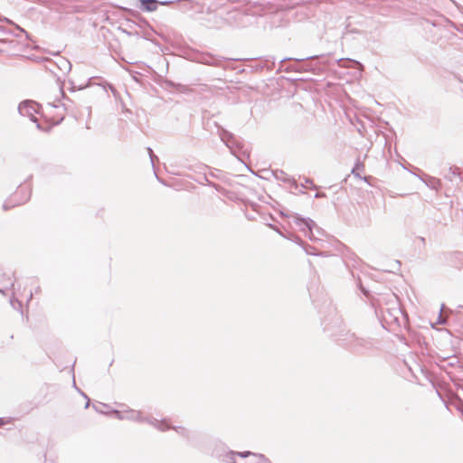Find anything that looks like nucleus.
Masks as SVG:
<instances>
[{
	"mask_svg": "<svg viewBox=\"0 0 463 463\" xmlns=\"http://www.w3.org/2000/svg\"><path fill=\"white\" fill-rule=\"evenodd\" d=\"M146 152L149 156L150 162H151L152 167L154 169V174L157 177L156 171L155 169V164L156 161H158V157L156 155H154L153 150L150 147H146Z\"/></svg>",
	"mask_w": 463,
	"mask_h": 463,
	"instance_id": "obj_11",
	"label": "nucleus"
},
{
	"mask_svg": "<svg viewBox=\"0 0 463 463\" xmlns=\"http://www.w3.org/2000/svg\"><path fill=\"white\" fill-rule=\"evenodd\" d=\"M146 423L152 425L153 427H155L156 429H157L160 431H165L167 430L173 429L179 435H181L186 439H189L190 431L186 428L182 427V426H171L165 420H159L153 417L146 416Z\"/></svg>",
	"mask_w": 463,
	"mask_h": 463,
	"instance_id": "obj_4",
	"label": "nucleus"
},
{
	"mask_svg": "<svg viewBox=\"0 0 463 463\" xmlns=\"http://www.w3.org/2000/svg\"><path fill=\"white\" fill-rule=\"evenodd\" d=\"M231 454L232 456L237 455V456H239L241 458H247L249 456H252L253 457L254 453L250 452V451H243V452H233V451H231Z\"/></svg>",
	"mask_w": 463,
	"mask_h": 463,
	"instance_id": "obj_15",
	"label": "nucleus"
},
{
	"mask_svg": "<svg viewBox=\"0 0 463 463\" xmlns=\"http://www.w3.org/2000/svg\"><path fill=\"white\" fill-rule=\"evenodd\" d=\"M317 56H308L301 59H295V62L285 67L287 71L295 72H313L317 73L320 70L319 65L314 62Z\"/></svg>",
	"mask_w": 463,
	"mask_h": 463,
	"instance_id": "obj_3",
	"label": "nucleus"
},
{
	"mask_svg": "<svg viewBox=\"0 0 463 463\" xmlns=\"http://www.w3.org/2000/svg\"><path fill=\"white\" fill-rule=\"evenodd\" d=\"M294 222L296 225H298L300 228V230L303 231L306 233V235H307L310 241L318 240L317 237L315 235L314 229L317 231L318 234H320L322 232L320 228L317 226L313 220L309 218H301L296 216Z\"/></svg>",
	"mask_w": 463,
	"mask_h": 463,
	"instance_id": "obj_5",
	"label": "nucleus"
},
{
	"mask_svg": "<svg viewBox=\"0 0 463 463\" xmlns=\"http://www.w3.org/2000/svg\"><path fill=\"white\" fill-rule=\"evenodd\" d=\"M143 4H145V0H140Z\"/></svg>",
	"mask_w": 463,
	"mask_h": 463,
	"instance_id": "obj_23",
	"label": "nucleus"
},
{
	"mask_svg": "<svg viewBox=\"0 0 463 463\" xmlns=\"http://www.w3.org/2000/svg\"><path fill=\"white\" fill-rule=\"evenodd\" d=\"M148 27H149V26H148V24L146 23V41H148V40H149V34H150V33L148 32Z\"/></svg>",
	"mask_w": 463,
	"mask_h": 463,
	"instance_id": "obj_19",
	"label": "nucleus"
},
{
	"mask_svg": "<svg viewBox=\"0 0 463 463\" xmlns=\"http://www.w3.org/2000/svg\"><path fill=\"white\" fill-rule=\"evenodd\" d=\"M254 462L253 463H272L265 455L263 454H253Z\"/></svg>",
	"mask_w": 463,
	"mask_h": 463,
	"instance_id": "obj_13",
	"label": "nucleus"
},
{
	"mask_svg": "<svg viewBox=\"0 0 463 463\" xmlns=\"http://www.w3.org/2000/svg\"><path fill=\"white\" fill-rule=\"evenodd\" d=\"M146 72L148 71V69L151 70L148 65H146Z\"/></svg>",
	"mask_w": 463,
	"mask_h": 463,
	"instance_id": "obj_22",
	"label": "nucleus"
},
{
	"mask_svg": "<svg viewBox=\"0 0 463 463\" xmlns=\"http://www.w3.org/2000/svg\"><path fill=\"white\" fill-rule=\"evenodd\" d=\"M326 194H324V193H317V194H315V198H323V197H326Z\"/></svg>",
	"mask_w": 463,
	"mask_h": 463,
	"instance_id": "obj_17",
	"label": "nucleus"
},
{
	"mask_svg": "<svg viewBox=\"0 0 463 463\" xmlns=\"http://www.w3.org/2000/svg\"><path fill=\"white\" fill-rule=\"evenodd\" d=\"M345 348L354 353H364L373 347L372 339L357 336L354 333L346 332L338 339Z\"/></svg>",
	"mask_w": 463,
	"mask_h": 463,
	"instance_id": "obj_1",
	"label": "nucleus"
},
{
	"mask_svg": "<svg viewBox=\"0 0 463 463\" xmlns=\"http://www.w3.org/2000/svg\"><path fill=\"white\" fill-rule=\"evenodd\" d=\"M275 176L278 180H280L284 183L289 184L290 185L294 186L295 188H298V184H297L296 180L288 176L285 172H283V171L277 172L275 174Z\"/></svg>",
	"mask_w": 463,
	"mask_h": 463,
	"instance_id": "obj_8",
	"label": "nucleus"
},
{
	"mask_svg": "<svg viewBox=\"0 0 463 463\" xmlns=\"http://www.w3.org/2000/svg\"><path fill=\"white\" fill-rule=\"evenodd\" d=\"M306 184H310V188L317 190V186L314 184L313 180L310 178H305Z\"/></svg>",
	"mask_w": 463,
	"mask_h": 463,
	"instance_id": "obj_16",
	"label": "nucleus"
},
{
	"mask_svg": "<svg viewBox=\"0 0 463 463\" xmlns=\"http://www.w3.org/2000/svg\"><path fill=\"white\" fill-rule=\"evenodd\" d=\"M218 135H219L221 140L224 144H226L230 140H232V137H234V135L232 133H231L230 131H228L222 128H219Z\"/></svg>",
	"mask_w": 463,
	"mask_h": 463,
	"instance_id": "obj_10",
	"label": "nucleus"
},
{
	"mask_svg": "<svg viewBox=\"0 0 463 463\" xmlns=\"http://www.w3.org/2000/svg\"><path fill=\"white\" fill-rule=\"evenodd\" d=\"M32 194V187L29 184H21L15 192L4 203V210L7 211L27 203Z\"/></svg>",
	"mask_w": 463,
	"mask_h": 463,
	"instance_id": "obj_2",
	"label": "nucleus"
},
{
	"mask_svg": "<svg viewBox=\"0 0 463 463\" xmlns=\"http://www.w3.org/2000/svg\"><path fill=\"white\" fill-rule=\"evenodd\" d=\"M233 463H236V462H233Z\"/></svg>",
	"mask_w": 463,
	"mask_h": 463,
	"instance_id": "obj_24",
	"label": "nucleus"
},
{
	"mask_svg": "<svg viewBox=\"0 0 463 463\" xmlns=\"http://www.w3.org/2000/svg\"><path fill=\"white\" fill-rule=\"evenodd\" d=\"M446 178L449 179L450 181H454L456 178H458V182L462 183L463 182V173L457 166L450 167L449 169V174L446 175Z\"/></svg>",
	"mask_w": 463,
	"mask_h": 463,
	"instance_id": "obj_7",
	"label": "nucleus"
},
{
	"mask_svg": "<svg viewBox=\"0 0 463 463\" xmlns=\"http://www.w3.org/2000/svg\"><path fill=\"white\" fill-rule=\"evenodd\" d=\"M32 297H33V294L32 292L30 291L29 292V295H28V298H27V301H30L32 299Z\"/></svg>",
	"mask_w": 463,
	"mask_h": 463,
	"instance_id": "obj_20",
	"label": "nucleus"
},
{
	"mask_svg": "<svg viewBox=\"0 0 463 463\" xmlns=\"http://www.w3.org/2000/svg\"><path fill=\"white\" fill-rule=\"evenodd\" d=\"M225 146L230 149L231 153L236 155V152L241 148V144L232 137V140L228 141Z\"/></svg>",
	"mask_w": 463,
	"mask_h": 463,
	"instance_id": "obj_9",
	"label": "nucleus"
},
{
	"mask_svg": "<svg viewBox=\"0 0 463 463\" xmlns=\"http://www.w3.org/2000/svg\"><path fill=\"white\" fill-rule=\"evenodd\" d=\"M439 324H443L444 323V321H440V319H441L440 316H439Z\"/></svg>",
	"mask_w": 463,
	"mask_h": 463,
	"instance_id": "obj_21",
	"label": "nucleus"
},
{
	"mask_svg": "<svg viewBox=\"0 0 463 463\" xmlns=\"http://www.w3.org/2000/svg\"><path fill=\"white\" fill-rule=\"evenodd\" d=\"M175 0H146V12H153L156 10L157 6L169 5L175 3Z\"/></svg>",
	"mask_w": 463,
	"mask_h": 463,
	"instance_id": "obj_6",
	"label": "nucleus"
},
{
	"mask_svg": "<svg viewBox=\"0 0 463 463\" xmlns=\"http://www.w3.org/2000/svg\"><path fill=\"white\" fill-rule=\"evenodd\" d=\"M298 241L299 244L304 248L307 254L317 255V253L313 251L314 248L312 246L304 243L300 239H298Z\"/></svg>",
	"mask_w": 463,
	"mask_h": 463,
	"instance_id": "obj_14",
	"label": "nucleus"
},
{
	"mask_svg": "<svg viewBox=\"0 0 463 463\" xmlns=\"http://www.w3.org/2000/svg\"><path fill=\"white\" fill-rule=\"evenodd\" d=\"M289 60H292L291 58H284L280 61V68H282L284 65L283 63L286 61H289Z\"/></svg>",
	"mask_w": 463,
	"mask_h": 463,
	"instance_id": "obj_18",
	"label": "nucleus"
},
{
	"mask_svg": "<svg viewBox=\"0 0 463 463\" xmlns=\"http://www.w3.org/2000/svg\"><path fill=\"white\" fill-rule=\"evenodd\" d=\"M364 165L362 162L357 161L354 167L352 169V174L358 178H362V176L359 174V171H364Z\"/></svg>",
	"mask_w": 463,
	"mask_h": 463,
	"instance_id": "obj_12",
	"label": "nucleus"
}]
</instances>
